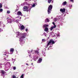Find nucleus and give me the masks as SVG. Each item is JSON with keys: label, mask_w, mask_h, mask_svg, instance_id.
Listing matches in <instances>:
<instances>
[{"label": "nucleus", "mask_w": 78, "mask_h": 78, "mask_svg": "<svg viewBox=\"0 0 78 78\" xmlns=\"http://www.w3.org/2000/svg\"><path fill=\"white\" fill-rule=\"evenodd\" d=\"M26 36H27V34H26V33H24L21 34V36L20 37V40H21V39H25V38L26 37Z\"/></svg>", "instance_id": "1"}, {"label": "nucleus", "mask_w": 78, "mask_h": 78, "mask_svg": "<svg viewBox=\"0 0 78 78\" xmlns=\"http://www.w3.org/2000/svg\"><path fill=\"white\" fill-rule=\"evenodd\" d=\"M52 8H53V5H50L48 7V14H50V13H51V11Z\"/></svg>", "instance_id": "2"}, {"label": "nucleus", "mask_w": 78, "mask_h": 78, "mask_svg": "<svg viewBox=\"0 0 78 78\" xmlns=\"http://www.w3.org/2000/svg\"><path fill=\"white\" fill-rule=\"evenodd\" d=\"M55 43V42L53 40H51L48 42L47 45V47H48L50 44H54Z\"/></svg>", "instance_id": "3"}, {"label": "nucleus", "mask_w": 78, "mask_h": 78, "mask_svg": "<svg viewBox=\"0 0 78 78\" xmlns=\"http://www.w3.org/2000/svg\"><path fill=\"white\" fill-rule=\"evenodd\" d=\"M28 8H29V7L28 6H24L23 8V11L28 12V11H29Z\"/></svg>", "instance_id": "4"}, {"label": "nucleus", "mask_w": 78, "mask_h": 78, "mask_svg": "<svg viewBox=\"0 0 78 78\" xmlns=\"http://www.w3.org/2000/svg\"><path fill=\"white\" fill-rule=\"evenodd\" d=\"M13 21H14V20L11 19V18L7 20V22L8 23H12V22H13Z\"/></svg>", "instance_id": "5"}, {"label": "nucleus", "mask_w": 78, "mask_h": 78, "mask_svg": "<svg viewBox=\"0 0 78 78\" xmlns=\"http://www.w3.org/2000/svg\"><path fill=\"white\" fill-rule=\"evenodd\" d=\"M0 73H1V75L2 76V75H4V74H5L6 72L3 70H1V71Z\"/></svg>", "instance_id": "6"}, {"label": "nucleus", "mask_w": 78, "mask_h": 78, "mask_svg": "<svg viewBox=\"0 0 78 78\" xmlns=\"http://www.w3.org/2000/svg\"><path fill=\"white\" fill-rule=\"evenodd\" d=\"M60 11L62 12H65V11H66V9L65 8H63V9H60Z\"/></svg>", "instance_id": "7"}, {"label": "nucleus", "mask_w": 78, "mask_h": 78, "mask_svg": "<svg viewBox=\"0 0 78 78\" xmlns=\"http://www.w3.org/2000/svg\"><path fill=\"white\" fill-rule=\"evenodd\" d=\"M22 12L20 11H19L17 13V15L18 16H22Z\"/></svg>", "instance_id": "8"}, {"label": "nucleus", "mask_w": 78, "mask_h": 78, "mask_svg": "<svg viewBox=\"0 0 78 78\" xmlns=\"http://www.w3.org/2000/svg\"><path fill=\"white\" fill-rule=\"evenodd\" d=\"M56 25H55L54 26L51 27L50 29L51 31H52V30H53L54 28H56Z\"/></svg>", "instance_id": "9"}, {"label": "nucleus", "mask_w": 78, "mask_h": 78, "mask_svg": "<svg viewBox=\"0 0 78 78\" xmlns=\"http://www.w3.org/2000/svg\"><path fill=\"white\" fill-rule=\"evenodd\" d=\"M42 59L41 58H39L38 60V63H41L42 62Z\"/></svg>", "instance_id": "10"}, {"label": "nucleus", "mask_w": 78, "mask_h": 78, "mask_svg": "<svg viewBox=\"0 0 78 78\" xmlns=\"http://www.w3.org/2000/svg\"><path fill=\"white\" fill-rule=\"evenodd\" d=\"M25 28H24V26L23 25H22L20 27L21 30H23Z\"/></svg>", "instance_id": "11"}, {"label": "nucleus", "mask_w": 78, "mask_h": 78, "mask_svg": "<svg viewBox=\"0 0 78 78\" xmlns=\"http://www.w3.org/2000/svg\"><path fill=\"white\" fill-rule=\"evenodd\" d=\"M48 27V24H44L43 25V28H45V27Z\"/></svg>", "instance_id": "12"}, {"label": "nucleus", "mask_w": 78, "mask_h": 78, "mask_svg": "<svg viewBox=\"0 0 78 78\" xmlns=\"http://www.w3.org/2000/svg\"><path fill=\"white\" fill-rule=\"evenodd\" d=\"M49 21H50V20L47 18L45 20V22H49Z\"/></svg>", "instance_id": "13"}, {"label": "nucleus", "mask_w": 78, "mask_h": 78, "mask_svg": "<svg viewBox=\"0 0 78 78\" xmlns=\"http://www.w3.org/2000/svg\"><path fill=\"white\" fill-rule=\"evenodd\" d=\"M44 31H48V27H46L44 29Z\"/></svg>", "instance_id": "14"}, {"label": "nucleus", "mask_w": 78, "mask_h": 78, "mask_svg": "<svg viewBox=\"0 0 78 78\" xmlns=\"http://www.w3.org/2000/svg\"><path fill=\"white\" fill-rule=\"evenodd\" d=\"M35 53L37 55H38L39 53V52L38 51H35Z\"/></svg>", "instance_id": "15"}, {"label": "nucleus", "mask_w": 78, "mask_h": 78, "mask_svg": "<svg viewBox=\"0 0 78 78\" xmlns=\"http://www.w3.org/2000/svg\"><path fill=\"white\" fill-rule=\"evenodd\" d=\"M10 52H12V53H13V52H14V48H11L10 49Z\"/></svg>", "instance_id": "16"}, {"label": "nucleus", "mask_w": 78, "mask_h": 78, "mask_svg": "<svg viewBox=\"0 0 78 78\" xmlns=\"http://www.w3.org/2000/svg\"><path fill=\"white\" fill-rule=\"evenodd\" d=\"M67 3V2L66 1L62 3V5H66V4Z\"/></svg>", "instance_id": "17"}, {"label": "nucleus", "mask_w": 78, "mask_h": 78, "mask_svg": "<svg viewBox=\"0 0 78 78\" xmlns=\"http://www.w3.org/2000/svg\"><path fill=\"white\" fill-rule=\"evenodd\" d=\"M19 20H16V23H19Z\"/></svg>", "instance_id": "18"}, {"label": "nucleus", "mask_w": 78, "mask_h": 78, "mask_svg": "<svg viewBox=\"0 0 78 78\" xmlns=\"http://www.w3.org/2000/svg\"><path fill=\"white\" fill-rule=\"evenodd\" d=\"M51 0H48V3H51Z\"/></svg>", "instance_id": "19"}, {"label": "nucleus", "mask_w": 78, "mask_h": 78, "mask_svg": "<svg viewBox=\"0 0 78 78\" xmlns=\"http://www.w3.org/2000/svg\"><path fill=\"white\" fill-rule=\"evenodd\" d=\"M2 8V4L0 3V8Z\"/></svg>", "instance_id": "20"}, {"label": "nucleus", "mask_w": 78, "mask_h": 78, "mask_svg": "<svg viewBox=\"0 0 78 78\" xmlns=\"http://www.w3.org/2000/svg\"><path fill=\"white\" fill-rule=\"evenodd\" d=\"M42 41L43 42H45L46 41L45 40V39H43L42 40Z\"/></svg>", "instance_id": "21"}, {"label": "nucleus", "mask_w": 78, "mask_h": 78, "mask_svg": "<svg viewBox=\"0 0 78 78\" xmlns=\"http://www.w3.org/2000/svg\"><path fill=\"white\" fill-rule=\"evenodd\" d=\"M35 6H36V5L34 4L32 6V7H35Z\"/></svg>", "instance_id": "22"}, {"label": "nucleus", "mask_w": 78, "mask_h": 78, "mask_svg": "<svg viewBox=\"0 0 78 78\" xmlns=\"http://www.w3.org/2000/svg\"><path fill=\"white\" fill-rule=\"evenodd\" d=\"M54 20H55V21H57V20H58V19L57 18H55L54 19Z\"/></svg>", "instance_id": "23"}, {"label": "nucleus", "mask_w": 78, "mask_h": 78, "mask_svg": "<svg viewBox=\"0 0 78 78\" xmlns=\"http://www.w3.org/2000/svg\"><path fill=\"white\" fill-rule=\"evenodd\" d=\"M13 70H16V66L13 67Z\"/></svg>", "instance_id": "24"}, {"label": "nucleus", "mask_w": 78, "mask_h": 78, "mask_svg": "<svg viewBox=\"0 0 78 78\" xmlns=\"http://www.w3.org/2000/svg\"><path fill=\"white\" fill-rule=\"evenodd\" d=\"M20 78H23V74H22L21 76H20Z\"/></svg>", "instance_id": "25"}, {"label": "nucleus", "mask_w": 78, "mask_h": 78, "mask_svg": "<svg viewBox=\"0 0 78 78\" xmlns=\"http://www.w3.org/2000/svg\"><path fill=\"white\" fill-rule=\"evenodd\" d=\"M2 11H3V9H0V12H2Z\"/></svg>", "instance_id": "26"}, {"label": "nucleus", "mask_w": 78, "mask_h": 78, "mask_svg": "<svg viewBox=\"0 0 78 78\" xmlns=\"http://www.w3.org/2000/svg\"><path fill=\"white\" fill-rule=\"evenodd\" d=\"M7 14H9L10 13V12L9 11H7Z\"/></svg>", "instance_id": "27"}, {"label": "nucleus", "mask_w": 78, "mask_h": 78, "mask_svg": "<svg viewBox=\"0 0 78 78\" xmlns=\"http://www.w3.org/2000/svg\"><path fill=\"white\" fill-rule=\"evenodd\" d=\"M3 31V30L2 29L0 28V32H2V31Z\"/></svg>", "instance_id": "28"}, {"label": "nucleus", "mask_w": 78, "mask_h": 78, "mask_svg": "<svg viewBox=\"0 0 78 78\" xmlns=\"http://www.w3.org/2000/svg\"><path fill=\"white\" fill-rule=\"evenodd\" d=\"M6 51L5 52V53H6L7 54V53H8V51H6Z\"/></svg>", "instance_id": "29"}, {"label": "nucleus", "mask_w": 78, "mask_h": 78, "mask_svg": "<svg viewBox=\"0 0 78 78\" xmlns=\"http://www.w3.org/2000/svg\"><path fill=\"white\" fill-rule=\"evenodd\" d=\"M2 25H3V26H2V25L0 24V27H3V24H2Z\"/></svg>", "instance_id": "30"}, {"label": "nucleus", "mask_w": 78, "mask_h": 78, "mask_svg": "<svg viewBox=\"0 0 78 78\" xmlns=\"http://www.w3.org/2000/svg\"><path fill=\"white\" fill-rule=\"evenodd\" d=\"M13 78H16V76H13Z\"/></svg>", "instance_id": "31"}, {"label": "nucleus", "mask_w": 78, "mask_h": 78, "mask_svg": "<svg viewBox=\"0 0 78 78\" xmlns=\"http://www.w3.org/2000/svg\"><path fill=\"white\" fill-rule=\"evenodd\" d=\"M52 23L53 24V25H54V26H55V25H55V22H52Z\"/></svg>", "instance_id": "32"}, {"label": "nucleus", "mask_w": 78, "mask_h": 78, "mask_svg": "<svg viewBox=\"0 0 78 78\" xmlns=\"http://www.w3.org/2000/svg\"><path fill=\"white\" fill-rule=\"evenodd\" d=\"M70 1L73 2V0H70Z\"/></svg>", "instance_id": "33"}, {"label": "nucleus", "mask_w": 78, "mask_h": 78, "mask_svg": "<svg viewBox=\"0 0 78 78\" xmlns=\"http://www.w3.org/2000/svg\"><path fill=\"white\" fill-rule=\"evenodd\" d=\"M2 65H3V64H2L0 63V66H2Z\"/></svg>", "instance_id": "34"}, {"label": "nucleus", "mask_w": 78, "mask_h": 78, "mask_svg": "<svg viewBox=\"0 0 78 78\" xmlns=\"http://www.w3.org/2000/svg\"><path fill=\"white\" fill-rule=\"evenodd\" d=\"M20 33H19L18 34V36H19V35H20Z\"/></svg>", "instance_id": "35"}, {"label": "nucleus", "mask_w": 78, "mask_h": 78, "mask_svg": "<svg viewBox=\"0 0 78 78\" xmlns=\"http://www.w3.org/2000/svg\"><path fill=\"white\" fill-rule=\"evenodd\" d=\"M26 31H28V29H26Z\"/></svg>", "instance_id": "36"}, {"label": "nucleus", "mask_w": 78, "mask_h": 78, "mask_svg": "<svg viewBox=\"0 0 78 78\" xmlns=\"http://www.w3.org/2000/svg\"><path fill=\"white\" fill-rule=\"evenodd\" d=\"M51 47H52V46H50L49 47V48H51Z\"/></svg>", "instance_id": "37"}, {"label": "nucleus", "mask_w": 78, "mask_h": 78, "mask_svg": "<svg viewBox=\"0 0 78 78\" xmlns=\"http://www.w3.org/2000/svg\"><path fill=\"white\" fill-rule=\"evenodd\" d=\"M17 11H18V9H16V12Z\"/></svg>", "instance_id": "38"}, {"label": "nucleus", "mask_w": 78, "mask_h": 78, "mask_svg": "<svg viewBox=\"0 0 78 78\" xmlns=\"http://www.w3.org/2000/svg\"><path fill=\"white\" fill-rule=\"evenodd\" d=\"M4 56H6V54H4Z\"/></svg>", "instance_id": "39"}, {"label": "nucleus", "mask_w": 78, "mask_h": 78, "mask_svg": "<svg viewBox=\"0 0 78 78\" xmlns=\"http://www.w3.org/2000/svg\"><path fill=\"white\" fill-rule=\"evenodd\" d=\"M26 65H27V66H28V64L26 63Z\"/></svg>", "instance_id": "40"}, {"label": "nucleus", "mask_w": 78, "mask_h": 78, "mask_svg": "<svg viewBox=\"0 0 78 78\" xmlns=\"http://www.w3.org/2000/svg\"><path fill=\"white\" fill-rule=\"evenodd\" d=\"M9 19V17H8V18H7V20H8V19Z\"/></svg>", "instance_id": "41"}, {"label": "nucleus", "mask_w": 78, "mask_h": 78, "mask_svg": "<svg viewBox=\"0 0 78 78\" xmlns=\"http://www.w3.org/2000/svg\"><path fill=\"white\" fill-rule=\"evenodd\" d=\"M36 59H38V57H36Z\"/></svg>", "instance_id": "42"}, {"label": "nucleus", "mask_w": 78, "mask_h": 78, "mask_svg": "<svg viewBox=\"0 0 78 78\" xmlns=\"http://www.w3.org/2000/svg\"><path fill=\"white\" fill-rule=\"evenodd\" d=\"M32 51H33V50H32L31 51V52H32Z\"/></svg>", "instance_id": "43"}, {"label": "nucleus", "mask_w": 78, "mask_h": 78, "mask_svg": "<svg viewBox=\"0 0 78 78\" xmlns=\"http://www.w3.org/2000/svg\"><path fill=\"white\" fill-rule=\"evenodd\" d=\"M33 63H31V65H33Z\"/></svg>", "instance_id": "44"}, {"label": "nucleus", "mask_w": 78, "mask_h": 78, "mask_svg": "<svg viewBox=\"0 0 78 78\" xmlns=\"http://www.w3.org/2000/svg\"><path fill=\"white\" fill-rule=\"evenodd\" d=\"M48 50H49V48H48Z\"/></svg>", "instance_id": "45"}, {"label": "nucleus", "mask_w": 78, "mask_h": 78, "mask_svg": "<svg viewBox=\"0 0 78 78\" xmlns=\"http://www.w3.org/2000/svg\"><path fill=\"white\" fill-rule=\"evenodd\" d=\"M6 8H7V7H6Z\"/></svg>", "instance_id": "46"}]
</instances>
